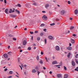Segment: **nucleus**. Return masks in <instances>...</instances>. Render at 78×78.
Masks as SVG:
<instances>
[{
	"mask_svg": "<svg viewBox=\"0 0 78 78\" xmlns=\"http://www.w3.org/2000/svg\"><path fill=\"white\" fill-rule=\"evenodd\" d=\"M43 69H44V70H45L46 69V68H45V67H43Z\"/></svg>",
	"mask_w": 78,
	"mask_h": 78,
	"instance_id": "62",
	"label": "nucleus"
},
{
	"mask_svg": "<svg viewBox=\"0 0 78 78\" xmlns=\"http://www.w3.org/2000/svg\"><path fill=\"white\" fill-rule=\"evenodd\" d=\"M12 77V76H10L8 77V78H11Z\"/></svg>",
	"mask_w": 78,
	"mask_h": 78,
	"instance_id": "49",
	"label": "nucleus"
},
{
	"mask_svg": "<svg viewBox=\"0 0 78 78\" xmlns=\"http://www.w3.org/2000/svg\"><path fill=\"white\" fill-rule=\"evenodd\" d=\"M75 71H77V72H78V69H77V68L75 69Z\"/></svg>",
	"mask_w": 78,
	"mask_h": 78,
	"instance_id": "44",
	"label": "nucleus"
},
{
	"mask_svg": "<svg viewBox=\"0 0 78 78\" xmlns=\"http://www.w3.org/2000/svg\"><path fill=\"white\" fill-rule=\"evenodd\" d=\"M57 63V62L56 61H54L53 62H52V64H56Z\"/></svg>",
	"mask_w": 78,
	"mask_h": 78,
	"instance_id": "13",
	"label": "nucleus"
},
{
	"mask_svg": "<svg viewBox=\"0 0 78 78\" xmlns=\"http://www.w3.org/2000/svg\"><path fill=\"white\" fill-rule=\"evenodd\" d=\"M13 15H12V14H11L10 15V17H12V16H13Z\"/></svg>",
	"mask_w": 78,
	"mask_h": 78,
	"instance_id": "51",
	"label": "nucleus"
},
{
	"mask_svg": "<svg viewBox=\"0 0 78 78\" xmlns=\"http://www.w3.org/2000/svg\"><path fill=\"white\" fill-rule=\"evenodd\" d=\"M42 12H43V13H45V11H42Z\"/></svg>",
	"mask_w": 78,
	"mask_h": 78,
	"instance_id": "60",
	"label": "nucleus"
},
{
	"mask_svg": "<svg viewBox=\"0 0 78 78\" xmlns=\"http://www.w3.org/2000/svg\"><path fill=\"white\" fill-rule=\"evenodd\" d=\"M44 41H45V44H46L47 43V39H44Z\"/></svg>",
	"mask_w": 78,
	"mask_h": 78,
	"instance_id": "38",
	"label": "nucleus"
},
{
	"mask_svg": "<svg viewBox=\"0 0 78 78\" xmlns=\"http://www.w3.org/2000/svg\"><path fill=\"white\" fill-rule=\"evenodd\" d=\"M19 66L20 67L21 70H22V66H20V65Z\"/></svg>",
	"mask_w": 78,
	"mask_h": 78,
	"instance_id": "56",
	"label": "nucleus"
},
{
	"mask_svg": "<svg viewBox=\"0 0 78 78\" xmlns=\"http://www.w3.org/2000/svg\"><path fill=\"white\" fill-rule=\"evenodd\" d=\"M70 55H71V53L70 52H69V54L68 55V56H67L68 57L70 58Z\"/></svg>",
	"mask_w": 78,
	"mask_h": 78,
	"instance_id": "19",
	"label": "nucleus"
},
{
	"mask_svg": "<svg viewBox=\"0 0 78 78\" xmlns=\"http://www.w3.org/2000/svg\"><path fill=\"white\" fill-rule=\"evenodd\" d=\"M27 30V28H25V29H24V30Z\"/></svg>",
	"mask_w": 78,
	"mask_h": 78,
	"instance_id": "59",
	"label": "nucleus"
},
{
	"mask_svg": "<svg viewBox=\"0 0 78 78\" xmlns=\"http://www.w3.org/2000/svg\"><path fill=\"white\" fill-rule=\"evenodd\" d=\"M16 15H13V16H12V17L13 18H14V17H16Z\"/></svg>",
	"mask_w": 78,
	"mask_h": 78,
	"instance_id": "39",
	"label": "nucleus"
},
{
	"mask_svg": "<svg viewBox=\"0 0 78 78\" xmlns=\"http://www.w3.org/2000/svg\"><path fill=\"white\" fill-rule=\"evenodd\" d=\"M17 6H18L19 7H21V5L19 4H18Z\"/></svg>",
	"mask_w": 78,
	"mask_h": 78,
	"instance_id": "36",
	"label": "nucleus"
},
{
	"mask_svg": "<svg viewBox=\"0 0 78 78\" xmlns=\"http://www.w3.org/2000/svg\"><path fill=\"white\" fill-rule=\"evenodd\" d=\"M76 60V63H77V64H78V60H76V59H75Z\"/></svg>",
	"mask_w": 78,
	"mask_h": 78,
	"instance_id": "42",
	"label": "nucleus"
},
{
	"mask_svg": "<svg viewBox=\"0 0 78 78\" xmlns=\"http://www.w3.org/2000/svg\"><path fill=\"white\" fill-rule=\"evenodd\" d=\"M11 53H12V52H9L8 53V54H9V55H11Z\"/></svg>",
	"mask_w": 78,
	"mask_h": 78,
	"instance_id": "30",
	"label": "nucleus"
},
{
	"mask_svg": "<svg viewBox=\"0 0 78 78\" xmlns=\"http://www.w3.org/2000/svg\"><path fill=\"white\" fill-rule=\"evenodd\" d=\"M4 57H5V58H8V54H5L4 55Z\"/></svg>",
	"mask_w": 78,
	"mask_h": 78,
	"instance_id": "7",
	"label": "nucleus"
},
{
	"mask_svg": "<svg viewBox=\"0 0 78 78\" xmlns=\"http://www.w3.org/2000/svg\"><path fill=\"white\" fill-rule=\"evenodd\" d=\"M37 61L39 60V55H37Z\"/></svg>",
	"mask_w": 78,
	"mask_h": 78,
	"instance_id": "37",
	"label": "nucleus"
},
{
	"mask_svg": "<svg viewBox=\"0 0 78 78\" xmlns=\"http://www.w3.org/2000/svg\"><path fill=\"white\" fill-rule=\"evenodd\" d=\"M45 59L47 62H48V59H47V57H45Z\"/></svg>",
	"mask_w": 78,
	"mask_h": 78,
	"instance_id": "33",
	"label": "nucleus"
},
{
	"mask_svg": "<svg viewBox=\"0 0 78 78\" xmlns=\"http://www.w3.org/2000/svg\"><path fill=\"white\" fill-rule=\"evenodd\" d=\"M62 66V62H61L60 63H59V66Z\"/></svg>",
	"mask_w": 78,
	"mask_h": 78,
	"instance_id": "24",
	"label": "nucleus"
},
{
	"mask_svg": "<svg viewBox=\"0 0 78 78\" xmlns=\"http://www.w3.org/2000/svg\"><path fill=\"white\" fill-rule=\"evenodd\" d=\"M73 38H74V39H75V37H76V35L75 34H73Z\"/></svg>",
	"mask_w": 78,
	"mask_h": 78,
	"instance_id": "17",
	"label": "nucleus"
},
{
	"mask_svg": "<svg viewBox=\"0 0 78 78\" xmlns=\"http://www.w3.org/2000/svg\"><path fill=\"white\" fill-rule=\"evenodd\" d=\"M25 67H27V65H25L24 66Z\"/></svg>",
	"mask_w": 78,
	"mask_h": 78,
	"instance_id": "64",
	"label": "nucleus"
},
{
	"mask_svg": "<svg viewBox=\"0 0 78 78\" xmlns=\"http://www.w3.org/2000/svg\"><path fill=\"white\" fill-rule=\"evenodd\" d=\"M26 44H27V41H23V45H25Z\"/></svg>",
	"mask_w": 78,
	"mask_h": 78,
	"instance_id": "15",
	"label": "nucleus"
},
{
	"mask_svg": "<svg viewBox=\"0 0 78 78\" xmlns=\"http://www.w3.org/2000/svg\"><path fill=\"white\" fill-rule=\"evenodd\" d=\"M72 65L73 66H75V63L73 61L72 62Z\"/></svg>",
	"mask_w": 78,
	"mask_h": 78,
	"instance_id": "12",
	"label": "nucleus"
},
{
	"mask_svg": "<svg viewBox=\"0 0 78 78\" xmlns=\"http://www.w3.org/2000/svg\"><path fill=\"white\" fill-rule=\"evenodd\" d=\"M24 75H26L27 74V72H26V71L24 72Z\"/></svg>",
	"mask_w": 78,
	"mask_h": 78,
	"instance_id": "48",
	"label": "nucleus"
},
{
	"mask_svg": "<svg viewBox=\"0 0 78 78\" xmlns=\"http://www.w3.org/2000/svg\"><path fill=\"white\" fill-rule=\"evenodd\" d=\"M4 3L5 4L6 3V0H4Z\"/></svg>",
	"mask_w": 78,
	"mask_h": 78,
	"instance_id": "52",
	"label": "nucleus"
},
{
	"mask_svg": "<svg viewBox=\"0 0 78 78\" xmlns=\"http://www.w3.org/2000/svg\"><path fill=\"white\" fill-rule=\"evenodd\" d=\"M12 9H10L9 11V13H11V12H12Z\"/></svg>",
	"mask_w": 78,
	"mask_h": 78,
	"instance_id": "16",
	"label": "nucleus"
},
{
	"mask_svg": "<svg viewBox=\"0 0 78 78\" xmlns=\"http://www.w3.org/2000/svg\"><path fill=\"white\" fill-rule=\"evenodd\" d=\"M33 45L34 47H36V44H35L34 43V44H33Z\"/></svg>",
	"mask_w": 78,
	"mask_h": 78,
	"instance_id": "40",
	"label": "nucleus"
},
{
	"mask_svg": "<svg viewBox=\"0 0 78 78\" xmlns=\"http://www.w3.org/2000/svg\"><path fill=\"white\" fill-rule=\"evenodd\" d=\"M32 73H36V70L35 69H33L32 71Z\"/></svg>",
	"mask_w": 78,
	"mask_h": 78,
	"instance_id": "8",
	"label": "nucleus"
},
{
	"mask_svg": "<svg viewBox=\"0 0 78 78\" xmlns=\"http://www.w3.org/2000/svg\"><path fill=\"white\" fill-rule=\"evenodd\" d=\"M37 5V4L36 2H34L33 3V5H34V6H36Z\"/></svg>",
	"mask_w": 78,
	"mask_h": 78,
	"instance_id": "21",
	"label": "nucleus"
},
{
	"mask_svg": "<svg viewBox=\"0 0 78 78\" xmlns=\"http://www.w3.org/2000/svg\"><path fill=\"white\" fill-rule=\"evenodd\" d=\"M40 73V72L39 71H38V75H39V73Z\"/></svg>",
	"mask_w": 78,
	"mask_h": 78,
	"instance_id": "57",
	"label": "nucleus"
},
{
	"mask_svg": "<svg viewBox=\"0 0 78 78\" xmlns=\"http://www.w3.org/2000/svg\"><path fill=\"white\" fill-rule=\"evenodd\" d=\"M49 73L50 74H52V72H51V71L49 72Z\"/></svg>",
	"mask_w": 78,
	"mask_h": 78,
	"instance_id": "53",
	"label": "nucleus"
},
{
	"mask_svg": "<svg viewBox=\"0 0 78 78\" xmlns=\"http://www.w3.org/2000/svg\"><path fill=\"white\" fill-rule=\"evenodd\" d=\"M34 33L35 34L38 33V31H35Z\"/></svg>",
	"mask_w": 78,
	"mask_h": 78,
	"instance_id": "46",
	"label": "nucleus"
},
{
	"mask_svg": "<svg viewBox=\"0 0 78 78\" xmlns=\"http://www.w3.org/2000/svg\"><path fill=\"white\" fill-rule=\"evenodd\" d=\"M17 12H18V13L20 14V12L18 10V11Z\"/></svg>",
	"mask_w": 78,
	"mask_h": 78,
	"instance_id": "61",
	"label": "nucleus"
},
{
	"mask_svg": "<svg viewBox=\"0 0 78 78\" xmlns=\"http://www.w3.org/2000/svg\"><path fill=\"white\" fill-rule=\"evenodd\" d=\"M60 12L62 14L64 15V14H65V13L66 12V11H65V10H60Z\"/></svg>",
	"mask_w": 78,
	"mask_h": 78,
	"instance_id": "1",
	"label": "nucleus"
},
{
	"mask_svg": "<svg viewBox=\"0 0 78 78\" xmlns=\"http://www.w3.org/2000/svg\"><path fill=\"white\" fill-rule=\"evenodd\" d=\"M30 33L31 34H33V32H32L31 31H30Z\"/></svg>",
	"mask_w": 78,
	"mask_h": 78,
	"instance_id": "45",
	"label": "nucleus"
},
{
	"mask_svg": "<svg viewBox=\"0 0 78 78\" xmlns=\"http://www.w3.org/2000/svg\"><path fill=\"white\" fill-rule=\"evenodd\" d=\"M64 69L65 70H67V68H66V67L64 66Z\"/></svg>",
	"mask_w": 78,
	"mask_h": 78,
	"instance_id": "34",
	"label": "nucleus"
},
{
	"mask_svg": "<svg viewBox=\"0 0 78 78\" xmlns=\"http://www.w3.org/2000/svg\"><path fill=\"white\" fill-rule=\"evenodd\" d=\"M40 63L41 64H43V62H42V61L41 60L40 61Z\"/></svg>",
	"mask_w": 78,
	"mask_h": 78,
	"instance_id": "35",
	"label": "nucleus"
},
{
	"mask_svg": "<svg viewBox=\"0 0 78 78\" xmlns=\"http://www.w3.org/2000/svg\"><path fill=\"white\" fill-rule=\"evenodd\" d=\"M8 49H9L10 48V46H9L8 47Z\"/></svg>",
	"mask_w": 78,
	"mask_h": 78,
	"instance_id": "63",
	"label": "nucleus"
},
{
	"mask_svg": "<svg viewBox=\"0 0 78 78\" xmlns=\"http://www.w3.org/2000/svg\"><path fill=\"white\" fill-rule=\"evenodd\" d=\"M44 26H45V24L44 23H42L41 24V27H44Z\"/></svg>",
	"mask_w": 78,
	"mask_h": 78,
	"instance_id": "20",
	"label": "nucleus"
},
{
	"mask_svg": "<svg viewBox=\"0 0 78 78\" xmlns=\"http://www.w3.org/2000/svg\"><path fill=\"white\" fill-rule=\"evenodd\" d=\"M54 25H55V24L54 23H52L50 25H51V26H54Z\"/></svg>",
	"mask_w": 78,
	"mask_h": 78,
	"instance_id": "25",
	"label": "nucleus"
},
{
	"mask_svg": "<svg viewBox=\"0 0 78 78\" xmlns=\"http://www.w3.org/2000/svg\"><path fill=\"white\" fill-rule=\"evenodd\" d=\"M8 9H6L5 10V12L6 14H8Z\"/></svg>",
	"mask_w": 78,
	"mask_h": 78,
	"instance_id": "11",
	"label": "nucleus"
},
{
	"mask_svg": "<svg viewBox=\"0 0 78 78\" xmlns=\"http://www.w3.org/2000/svg\"><path fill=\"white\" fill-rule=\"evenodd\" d=\"M67 49L69 50H72V47L70 46L68 48H67Z\"/></svg>",
	"mask_w": 78,
	"mask_h": 78,
	"instance_id": "10",
	"label": "nucleus"
},
{
	"mask_svg": "<svg viewBox=\"0 0 78 78\" xmlns=\"http://www.w3.org/2000/svg\"><path fill=\"white\" fill-rule=\"evenodd\" d=\"M18 49H21V47H18Z\"/></svg>",
	"mask_w": 78,
	"mask_h": 78,
	"instance_id": "58",
	"label": "nucleus"
},
{
	"mask_svg": "<svg viewBox=\"0 0 78 78\" xmlns=\"http://www.w3.org/2000/svg\"><path fill=\"white\" fill-rule=\"evenodd\" d=\"M68 4H70V2L69 1L68 2Z\"/></svg>",
	"mask_w": 78,
	"mask_h": 78,
	"instance_id": "50",
	"label": "nucleus"
},
{
	"mask_svg": "<svg viewBox=\"0 0 78 78\" xmlns=\"http://www.w3.org/2000/svg\"><path fill=\"white\" fill-rule=\"evenodd\" d=\"M11 33V31H8L7 33V34H9L8 36H10V37H11L12 36V35H11L9 34Z\"/></svg>",
	"mask_w": 78,
	"mask_h": 78,
	"instance_id": "3",
	"label": "nucleus"
},
{
	"mask_svg": "<svg viewBox=\"0 0 78 78\" xmlns=\"http://www.w3.org/2000/svg\"><path fill=\"white\" fill-rule=\"evenodd\" d=\"M73 28H74V27H71L70 28V30H73Z\"/></svg>",
	"mask_w": 78,
	"mask_h": 78,
	"instance_id": "29",
	"label": "nucleus"
},
{
	"mask_svg": "<svg viewBox=\"0 0 78 78\" xmlns=\"http://www.w3.org/2000/svg\"><path fill=\"white\" fill-rule=\"evenodd\" d=\"M40 36H43L44 35V33L43 32L41 33L40 34Z\"/></svg>",
	"mask_w": 78,
	"mask_h": 78,
	"instance_id": "31",
	"label": "nucleus"
},
{
	"mask_svg": "<svg viewBox=\"0 0 78 78\" xmlns=\"http://www.w3.org/2000/svg\"><path fill=\"white\" fill-rule=\"evenodd\" d=\"M42 18L44 20H47V17L45 15H44L42 17Z\"/></svg>",
	"mask_w": 78,
	"mask_h": 78,
	"instance_id": "2",
	"label": "nucleus"
},
{
	"mask_svg": "<svg viewBox=\"0 0 78 78\" xmlns=\"http://www.w3.org/2000/svg\"><path fill=\"white\" fill-rule=\"evenodd\" d=\"M13 73L12 71H10L9 72V74H12Z\"/></svg>",
	"mask_w": 78,
	"mask_h": 78,
	"instance_id": "27",
	"label": "nucleus"
},
{
	"mask_svg": "<svg viewBox=\"0 0 78 78\" xmlns=\"http://www.w3.org/2000/svg\"><path fill=\"white\" fill-rule=\"evenodd\" d=\"M55 66L56 67H58V68H59V65H55Z\"/></svg>",
	"mask_w": 78,
	"mask_h": 78,
	"instance_id": "54",
	"label": "nucleus"
},
{
	"mask_svg": "<svg viewBox=\"0 0 78 78\" xmlns=\"http://www.w3.org/2000/svg\"><path fill=\"white\" fill-rule=\"evenodd\" d=\"M75 58H78V54H77L76 55H75Z\"/></svg>",
	"mask_w": 78,
	"mask_h": 78,
	"instance_id": "28",
	"label": "nucleus"
},
{
	"mask_svg": "<svg viewBox=\"0 0 78 78\" xmlns=\"http://www.w3.org/2000/svg\"><path fill=\"white\" fill-rule=\"evenodd\" d=\"M78 10L77 9H76L74 11V13L75 14H78Z\"/></svg>",
	"mask_w": 78,
	"mask_h": 78,
	"instance_id": "6",
	"label": "nucleus"
},
{
	"mask_svg": "<svg viewBox=\"0 0 78 78\" xmlns=\"http://www.w3.org/2000/svg\"><path fill=\"white\" fill-rule=\"evenodd\" d=\"M62 77V74H59V78H61Z\"/></svg>",
	"mask_w": 78,
	"mask_h": 78,
	"instance_id": "23",
	"label": "nucleus"
},
{
	"mask_svg": "<svg viewBox=\"0 0 78 78\" xmlns=\"http://www.w3.org/2000/svg\"><path fill=\"white\" fill-rule=\"evenodd\" d=\"M28 50H31V47H28Z\"/></svg>",
	"mask_w": 78,
	"mask_h": 78,
	"instance_id": "32",
	"label": "nucleus"
},
{
	"mask_svg": "<svg viewBox=\"0 0 78 78\" xmlns=\"http://www.w3.org/2000/svg\"><path fill=\"white\" fill-rule=\"evenodd\" d=\"M40 67V66L39 65L37 66L35 68V69L37 70L38 69H39Z\"/></svg>",
	"mask_w": 78,
	"mask_h": 78,
	"instance_id": "14",
	"label": "nucleus"
},
{
	"mask_svg": "<svg viewBox=\"0 0 78 78\" xmlns=\"http://www.w3.org/2000/svg\"><path fill=\"white\" fill-rule=\"evenodd\" d=\"M48 37L50 39H53V37L51 36H48Z\"/></svg>",
	"mask_w": 78,
	"mask_h": 78,
	"instance_id": "5",
	"label": "nucleus"
},
{
	"mask_svg": "<svg viewBox=\"0 0 78 78\" xmlns=\"http://www.w3.org/2000/svg\"><path fill=\"white\" fill-rule=\"evenodd\" d=\"M7 70H8V69H7V68H5V69H4V71H7Z\"/></svg>",
	"mask_w": 78,
	"mask_h": 78,
	"instance_id": "47",
	"label": "nucleus"
},
{
	"mask_svg": "<svg viewBox=\"0 0 78 78\" xmlns=\"http://www.w3.org/2000/svg\"><path fill=\"white\" fill-rule=\"evenodd\" d=\"M71 43L72 44H74V43H75V40L73 39H72L71 40Z\"/></svg>",
	"mask_w": 78,
	"mask_h": 78,
	"instance_id": "4",
	"label": "nucleus"
},
{
	"mask_svg": "<svg viewBox=\"0 0 78 78\" xmlns=\"http://www.w3.org/2000/svg\"><path fill=\"white\" fill-rule=\"evenodd\" d=\"M41 55H44V52H43L42 51H41Z\"/></svg>",
	"mask_w": 78,
	"mask_h": 78,
	"instance_id": "41",
	"label": "nucleus"
},
{
	"mask_svg": "<svg viewBox=\"0 0 78 78\" xmlns=\"http://www.w3.org/2000/svg\"><path fill=\"white\" fill-rule=\"evenodd\" d=\"M40 39H41V38H40V37H38L37 38V40L38 41H40Z\"/></svg>",
	"mask_w": 78,
	"mask_h": 78,
	"instance_id": "22",
	"label": "nucleus"
},
{
	"mask_svg": "<svg viewBox=\"0 0 78 78\" xmlns=\"http://www.w3.org/2000/svg\"><path fill=\"white\" fill-rule=\"evenodd\" d=\"M68 74H66L64 75V78H67L68 77Z\"/></svg>",
	"mask_w": 78,
	"mask_h": 78,
	"instance_id": "9",
	"label": "nucleus"
},
{
	"mask_svg": "<svg viewBox=\"0 0 78 78\" xmlns=\"http://www.w3.org/2000/svg\"><path fill=\"white\" fill-rule=\"evenodd\" d=\"M56 50H57L58 51L59 50V46H57L56 47Z\"/></svg>",
	"mask_w": 78,
	"mask_h": 78,
	"instance_id": "18",
	"label": "nucleus"
},
{
	"mask_svg": "<svg viewBox=\"0 0 78 78\" xmlns=\"http://www.w3.org/2000/svg\"><path fill=\"white\" fill-rule=\"evenodd\" d=\"M49 6V5L48 4H47L45 5V8H48Z\"/></svg>",
	"mask_w": 78,
	"mask_h": 78,
	"instance_id": "26",
	"label": "nucleus"
},
{
	"mask_svg": "<svg viewBox=\"0 0 78 78\" xmlns=\"http://www.w3.org/2000/svg\"><path fill=\"white\" fill-rule=\"evenodd\" d=\"M46 29H44L43 31H46Z\"/></svg>",
	"mask_w": 78,
	"mask_h": 78,
	"instance_id": "55",
	"label": "nucleus"
},
{
	"mask_svg": "<svg viewBox=\"0 0 78 78\" xmlns=\"http://www.w3.org/2000/svg\"><path fill=\"white\" fill-rule=\"evenodd\" d=\"M13 41H16V38H15V37H14L13 38Z\"/></svg>",
	"mask_w": 78,
	"mask_h": 78,
	"instance_id": "43",
	"label": "nucleus"
}]
</instances>
